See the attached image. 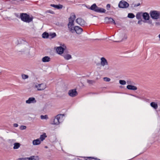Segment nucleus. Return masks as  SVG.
I'll list each match as a JSON object with an SVG mask.
<instances>
[{
  "label": "nucleus",
  "instance_id": "f257e3e1",
  "mask_svg": "<svg viewBox=\"0 0 160 160\" xmlns=\"http://www.w3.org/2000/svg\"><path fill=\"white\" fill-rule=\"evenodd\" d=\"M76 16L74 14H72L69 18V22L68 24V27L69 30L72 33L74 32V21Z\"/></svg>",
  "mask_w": 160,
  "mask_h": 160
},
{
  "label": "nucleus",
  "instance_id": "f03ea898",
  "mask_svg": "<svg viewBox=\"0 0 160 160\" xmlns=\"http://www.w3.org/2000/svg\"><path fill=\"white\" fill-rule=\"evenodd\" d=\"M21 20L26 22L29 23L32 21L33 17L25 13H21L20 15Z\"/></svg>",
  "mask_w": 160,
  "mask_h": 160
},
{
  "label": "nucleus",
  "instance_id": "7ed1b4c3",
  "mask_svg": "<svg viewBox=\"0 0 160 160\" xmlns=\"http://www.w3.org/2000/svg\"><path fill=\"white\" fill-rule=\"evenodd\" d=\"M149 14L151 18L154 20L160 21V11L157 10L150 11Z\"/></svg>",
  "mask_w": 160,
  "mask_h": 160
},
{
  "label": "nucleus",
  "instance_id": "20e7f679",
  "mask_svg": "<svg viewBox=\"0 0 160 160\" xmlns=\"http://www.w3.org/2000/svg\"><path fill=\"white\" fill-rule=\"evenodd\" d=\"M63 115L60 114L57 115L54 119L53 124L55 125H58L60 122H62L63 120Z\"/></svg>",
  "mask_w": 160,
  "mask_h": 160
},
{
  "label": "nucleus",
  "instance_id": "39448f33",
  "mask_svg": "<svg viewBox=\"0 0 160 160\" xmlns=\"http://www.w3.org/2000/svg\"><path fill=\"white\" fill-rule=\"evenodd\" d=\"M66 49V47L65 45H62L59 47H57L56 51L59 54H62L64 53V51Z\"/></svg>",
  "mask_w": 160,
  "mask_h": 160
},
{
  "label": "nucleus",
  "instance_id": "423d86ee",
  "mask_svg": "<svg viewBox=\"0 0 160 160\" xmlns=\"http://www.w3.org/2000/svg\"><path fill=\"white\" fill-rule=\"evenodd\" d=\"M118 6L120 8H126L129 6V4L126 2L121 1L120 2Z\"/></svg>",
  "mask_w": 160,
  "mask_h": 160
},
{
  "label": "nucleus",
  "instance_id": "0eeeda50",
  "mask_svg": "<svg viewBox=\"0 0 160 160\" xmlns=\"http://www.w3.org/2000/svg\"><path fill=\"white\" fill-rule=\"evenodd\" d=\"M35 87L38 91L44 90L46 88V85L45 83L39 84L35 85Z\"/></svg>",
  "mask_w": 160,
  "mask_h": 160
},
{
  "label": "nucleus",
  "instance_id": "6e6552de",
  "mask_svg": "<svg viewBox=\"0 0 160 160\" xmlns=\"http://www.w3.org/2000/svg\"><path fill=\"white\" fill-rule=\"evenodd\" d=\"M76 22L81 26H84L86 24L85 21L81 18H78L76 20Z\"/></svg>",
  "mask_w": 160,
  "mask_h": 160
},
{
  "label": "nucleus",
  "instance_id": "1a4fd4ad",
  "mask_svg": "<svg viewBox=\"0 0 160 160\" xmlns=\"http://www.w3.org/2000/svg\"><path fill=\"white\" fill-rule=\"evenodd\" d=\"M104 20L107 23H113L114 25L116 24L114 20L112 18L107 17L105 18Z\"/></svg>",
  "mask_w": 160,
  "mask_h": 160
},
{
  "label": "nucleus",
  "instance_id": "9d476101",
  "mask_svg": "<svg viewBox=\"0 0 160 160\" xmlns=\"http://www.w3.org/2000/svg\"><path fill=\"white\" fill-rule=\"evenodd\" d=\"M68 95L71 97H74L78 95V92L75 89H71L68 91Z\"/></svg>",
  "mask_w": 160,
  "mask_h": 160
},
{
  "label": "nucleus",
  "instance_id": "9b49d317",
  "mask_svg": "<svg viewBox=\"0 0 160 160\" xmlns=\"http://www.w3.org/2000/svg\"><path fill=\"white\" fill-rule=\"evenodd\" d=\"M74 29V32H75L77 34H81L83 31L82 29L78 26H75Z\"/></svg>",
  "mask_w": 160,
  "mask_h": 160
},
{
  "label": "nucleus",
  "instance_id": "f8f14e48",
  "mask_svg": "<svg viewBox=\"0 0 160 160\" xmlns=\"http://www.w3.org/2000/svg\"><path fill=\"white\" fill-rule=\"evenodd\" d=\"M101 65L104 67L105 65H108V62L107 60L104 57H102L100 59Z\"/></svg>",
  "mask_w": 160,
  "mask_h": 160
},
{
  "label": "nucleus",
  "instance_id": "ddd939ff",
  "mask_svg": "<svg viewBox=\"0 0 160 160\" xmlns=\"http://www.w3.org/2000/svg\"><path fill=\"white\" fill-rule=\"evenodd\" d=\"M37 102L35 98L34 97H31L26 101V103L27 104H30L31 103H35Z\"/></svg>",
  "mask_w": 160,
  "mask_h": 160
},
{
  "label": "nucleus",
  "instance_id": "4468645a",
  "mask_svg": "<svg viewBox=\"0 0 160 160\" xmlns=\"http://www.w3.org/2000/svg\"><path fill=\"white\" fill-rule=\"evenodd\" d=\"M62 56L66 60H68L72 58V56L66 52H64Z\"/></svg>",
  "mask_w": 160,
  "mask_h": 160
},
{
  "label": "nucleus",
  "instance_id": "2eb2a0df",
  "mask_svg": "<svg viewBox=\"0 0 160 160\" xmlns=\"http://www.w3.org/2000/svg\"><path fill=\"white\" fill-rule=\"evenodd\" d=\"M142 16L145 20H148L150 18L149 14L147 12H145L143 13Z\"/></svg>",
  "mask_w": 160,
  "mask_h": 160
},
{
  "label": "nucleus",
  "instance_id": "dca6fc26",
  "mask_svg": "<svg viewBox=\"0 0 160 160\" xmlns=\"http://www.w3.org/2000/svg\"><path fill=\"white\" fill-rule=\"evenodd\" d=\"M127 88L128 89L130 90H136L137 89V88L136 86L132 85H128L127 86Z\"/></svg>",
  "mask_w": 160,
  "mask_h": 160
},
{
  "label": "nucleus",
  "instance_id": "f3484780",
  "mask_svg": "<svg viewBox=\"0 0 160 160\" xmlns=\"http://www.w3.org/2000/svg\"><path fill=\"white\" fill-rule=\"evenodd\" d=\"M41 143V142L39 139H37L34 140L32 141V144L33 145H39Z\"/></svg>",
  "mask_w": 160,
  "mask_h": 160
},
{
  "label": "nucleus",
  "instance_id": "a211bd4d",
  "mask_svg": "<svg viewBox=\"0 0 160 160\" xmlns=\"http://www.w3.org/2000/svg\"><path fill=\"white\" fill-rule=\"evenodd\" d=\"M50 58L48 56H45L42 58V61L43 62H49L50 60Z\"/></svg>",
  "mask_w": 160,
  "mask_h": 160
},
{
  "label": "nucleus",
  "instance_id": "6ab92c4d",
  "mask_svg": "<svg viewBox=\"0 0 160 160\" xmlns=\"http://www.w3.org/2000/svg\"><path fill=\"white\" fill-rule=\"evenodd\" d=\"M98 8V7L96 5V4L94 3L90 8V9L93 10L96 12Z\"/></svg>",
  "mask_w": 160,
  "mask_h": 160
},
{
  "label": "nucleus",
  "instance_id": "aec40b11",
  "mask_svg": "<svg viewBox=\"0 0 160 160\" xmlns=\"http://www.w3.org/2000/svg\"><path fill=\"white\" fill-rule=\"evenodd\" d=\"M51 6L57 9H62V8L63 6L62 5L59 4V5H54L51 4Z\"/></svg>",
  "mask_w": 160,
  "mask_h": 160
},
{
  "label": "nucleus",
  "instance_id": "412c9836",
  "mask_svg": "<svg viewBox=\"0 0 160 160\" xmlns=\"http://www.w3.org/2000/svg\"><path fill=\"white\" fill-rule=\"evenodd\" d=\"M106 11V10L105 9L98 7L96 12L100 13H104Z\"/></svg>",
  "mask_w": 160,
  "mask_h": 160
},
{
  "label": "nucleus",
  "instance_id": "4be33fe9",
  "mask_svg": "<svg viewBox=\"0 0 160 160\" xmlns=\"http://www.w3.org/2000/svg\"><path fill=\"white\" fill-rule=\"evenodd\" d=\"M151 106L154 109H157L158 108V105L157 103L155 102H152L150 103Z\"/></svg>",
  "mask_w": 160,
  "mask_h": 160
},
{
  "label": "nucleus",
  "instance_id": "5701e85b",
  "mask_svg": "<svg viewBox=\"0 0 160 160\" xmlns=\"http://www.w3.org/2000/svg\"><path fill=\"white\" fill-rule=\"evenodd\" d=\"M47 136L46 133H44L43 134L41 135L40 136V138H38L40 140L41 142L45 138L47 137Z\"/></svg>",
  "mask_w": 160,
  "mask_h": 160
},
{
  "label": "nucleus",
  "instance_id": "b1692460",
  "mask_svg": "<svg viewBox=\"0 0 160 160\" xmlns=\"http://www.w3.org/2000/svg\"><path fill=\"white\" fill-rule=\"evenodd\" d=\"M28 160H38L39 159V158L38 156H32L29 158H27Z\"/></svg>",
  "mask_w": 160,
  "mask_h": 160
},
{
  "label": "nucleus",
  "instance_id": "393cba45",
  "mask_svg": "<svg viewBox=\"0 0 160 160\" xmlns=\"http://www.w3.org/2000/svg\"><path fill=\"white\" fill-rule=\"evenodd\" d=\"M20 146V144L19 143L15 142L14 144L13 148L14 149L18 148Z\"/></svg>",
  "mask_w": 160,
  "mask_h": 160
},
{
  "label": "nucleus",
  "instance_id": "a878e982",
  "mask_svg": "<svg viewBox=\"0 0 160 160\" xmlns=\"http://www.w3.org/2000/svg\"><path fill=\"white\" fill-rule=\"evenodd\" d=\"M42 36L43 38H47L48 37L49 34L48 33L44 32L42 34Z\"/></svg>",
  "mask_w": 160,
  "mask_h": 160
},
{
  "label": "nucleus",
  "instance_id": "bb28decb",
  "mask_svg": "<svg viewBox=\"0 0 160 160\" xmlns=\"http://www.w3.org/2000/svg\"><path fill=\"white\" fill-rule=\"evenodd\" d=\"M142 16V12H138L136 15V17L138 19H141V16Z\"/></svg>",
  "mask_w": 160,
  "mask_h": 160
},
{
  "label": "nucleus",
  "instance_id": "cd10ccee",
  "mask_svg": "<svg viewBox=\"0 0 160 160\" xmlns=\"http://www.w3.org/2000/svg\"><path fill=\"white\" fill-rule=\"evenodd\" d=\"M21 76L22 79L24 80L25 79H27L28 78V75L24 74H22L21 75Z\"/></svg>",
  "mask_w": 160,
  "mask_h": 160
},
{
  "label": "nucleus",
  "instance_id": "c85d7f7f",
  "mask_svg": "<svg viewBox=\"0 0 160 160\" xmlns=\"http://www.w3.org/2000/svg\"><path fill=\"white\" fill-rule=\"evenodd\" d=\"M128 17L129 18H132L135 17V15L132 13H129L128 14Z\"/></svg>",
  "mask_w": 160,
  "mask_h": 160
},
{
  "label": "nucleus",
  "instance_id": "c756f323",
  "mask_svg": "<svg viewBox=\"0 0 160 160\" xmlns=\"http://www.w3.org/2000/svg\"><path fill=\"white\" fill-rule=\"evenodd\" d=\"M41 118L42 119H47L48 118V116L47 115H45L44 116L42 115L41 116Z\"/></svg>",
  "mask_w": 160,
  "mask_h": 160
},
{
  "label": "nucleus",
  "instance_id": "7c9ffc66",
  "mask_svg": "<svg viewBox=\"0 0 160 160\" xmlns=\"http://www.w3.org/2000/svg\"><path fill=\"white\" fill-rule=\"evenodd\" d=\"M119 82L120 84L122 85H125L126 84V82L124 80H120Z\"/></svg>",
  "mask_w": 160,
  "mask_h": 160
},
{
  "label": "nucleus",
  "instance_id": "2f4dec72",
  "mask_svg": "<svg viewBox=\"0 0 160 160\" xmlns=\"http://www.w3.org/2000/svg\"><path fill=\"white\" fill-rule=\"evenodd\" d=\"M87 82L89 84H92L95 82V81L93 80H88Z\"/></svg>",
  "mask_w": 160,
  "mask_h": 160
},
{
  "label": "nucleus",
  "instance_id": "473e14b6",
  "mask_svg": "<svg viewBox=\"0 0 160 160\" xmlns=\"http://www.w3.org/2000/svg\"><path fill=\"white\" fill-rule=\"evenodd\" d=\"M26 127L25 126H21L20 127V129L21 130H25L26 128Z\"/></svg>",
  "mask_w": 160,
  "mask_h": 160
},
{
  "label": "nucleus",
  "instance_id": "72a5a7b5",
  "mask_svg": "<svg viewBox=\"0 0 160 160\" xmlns=\"http://www.w3.org/2000/svg\"><path fill=\"white\" fill-rule=\"evenodd\" d=\"M104 81L107 82H109L110 81V79L107 77H105L103 78Z\"/></svg>",
  "mask_w": 160,
  "mask_h": 160
},
{
  "label": "nucleus",
  "instance_id": "f704fd0d",
  "mask_svg": "<svg viewBox=\"0 0 160 160\" xmlns=\"http://www.w3.org/2000/svg\"><path fill=\"white\" fill-rule=\"evenodd\" d=\"M155 24L156 26H160V22H156L155 23Z\"/></svg>",
  "mask_w": 160,
  "mask_h": 160
},
{
  "label": "nucleus",
  "instance_id": "c9c22d12",
  "mask_svg": "<svg viewBox=\"0 0 160 160\" xmlns=\"http://www.w3.org/2000/svg\"><path fill=\"white\" fill-rule=\"evenodd\" d=\"M52 38H53L56 36V34L55 33H53L50 35Z\"/></svg>",
  "mask_w": 160,
  "mask_h": 160
},
{
  "label": "nucleus",
  "instance_id": "e433bc0d",
  "mask_svg": "<svg viewBox=\"0 0 160 160\" xmlns=\"http://www.w3.org/2000/svg\"><path fill=\"white\" fill-rule=\"evenodd\" d=\"M140 5V3H138L137 4H132V6L133 7H138V6H139Z\"/></svg>",
  "mask_w": 160,
  "mask_h": 160
},
{
  "label": "nucleus",
  "instance_id": "4c0bfd02",
  "mask_svg": "<svg viewBox=\"0 0 160 160\" xmlns=\"http://www.w3.org/2000/svg\"><path fill=\"white\" fill-rule=\"evenodd\" d=\"M106 8L107 10H109L110 8V5L109 4H108L106 6Z\"/></svg>",
  "mask_w": 160,
  "mask_h": 160
},
{
  "label": "nucleus",
  "instance_id": "58836bf2",
  "mask_svg": "<svg viewBox=\"0 0 160 160\" xmlns=\"http://www.w3.org/2000/svg\"><path fill=\"white\" fill-rule=\"evenodd\" d=\"M147 22L149 24H152V21L151 20H149Z\"/></svg>",
  "mask_w": 160,
  "mask_h": 160
},
{
  "label": "nucleus",
  "instance_id": "ea45409f",
  "mask_svg": "<svg viewBox=\"0 0 160 160\" xmlns=\"http://www.w3.org/2000/svg\"><path fill=\"white\" fill-rule=\"evenodd\" d=\"M13 126L15 127H17L18 126V125L17 123H14L13 124Z\"/></svg>",
  "mask_w": 160,
  "mask_h": 160
},
{
  "label": "nucleus",
  "instance_id": "a19ab883",
  "mask_svg": "<svg viewBox=\"0 0 160 160\" xmlns=\"http://www.w3.org/2000/svg\"><path fill=\"white\" fill-rule=\"evenodd\" d=\"M138 23L140 25H141L142 24V21L141 20L139 21L138 22Z\"/></svg>",
  "mask_w": 160,
  "mask_h": 160
},
{
  "label": "nucleus",
  "instance_id": "79ce46f5",
  "mask_svg": "<svg viewBox=\"0 0 160 160\" xmlns=\"http://www.w3.org/2000/svg\"><path fill=\"white\" fill-rule=\"evenodd\" d=\"M85 6H86V7L87 8H88V9H90V7H89V6H87L85 5Z\"/></svg>",
  "mask_w": 160,
  "mask_h": 160
},
{
  "label": "nucleus",
  "instance_id": "37998d69",
  "mask_svg": "<svg viewBox=\"0 0 160 160\" xmlns=\"http://www.w3.org/2000/svg\"><path fill=\"white\" fill-rule=\"evenodd\" d=\"M23 159L24 160H28V158H24V159Z\"/></svg>",
  "mask_w": 160,
  "mask_h": 160
},
{
  "label": "nucleus",
  "instance_id": "c03bdc74",
  "mask_svg": "<svg viewBox=\"0 0 160 160\" xmlns=\"http://www.w3.org/2000/svg\"><path fill=\"white\" fill-rule=\"evenodd\" d=\"M86 160H92L90 158H88L87 159H86Z\"/></svg>",
  "mask_w": 160,
  "mask_h": 160
},
{
  "label": "nucleus",
  "instance_id": "a18cd8bd",
  "mask_svg": "<svg viewBox=\"0 0 160 160\" xmlns=\"http://www.w3.org/2000/svg\"><path fill=\"white\" fill-rule=\"evenodd\" d=\"M127 82L128 84H130L131 83V81H128Z\"/></svg>",
  "mask_w": 160,
  "mask_h": 160
},
{
  "label": "nucleus",
  "instance_id": "49530a36",
  "mask_svg": "<svg viewBox=\"0 0 160 160\" xmlns=\"http://www.w3.org/2000/svg\"><path fill=\"white\" fill-rule=\"evenodd\" d=\"M24 158H19V159L20 160H24L23 159H24Z\"/></svg>",
  "mask_w": 160,
  "mask_h": 160
},
{
  "label": "nucleus",
  "instance_id": "de8ad7c7",
  "mask_svg": "<svg viewBox=\"0 0 160 160\" xmlns=\"http://www.w3.org/2000/svg\"><path fill=\"white\" fill-rule=\"evenodd\" d=\"M158 38H159V40H160V34H159V35L158 36Z\"/></svg>",
  "mask_w": 160,
  "mask_h": 160
},
{
  "label": "nucleus",
  "instance_id": "09e8293b",
  "mask_svg": "<svg viewBox=\"0 0 160 160\" xmlns=\"http://www.w3.org/2000/svg\"><path fill=\"white\" fill-rule=\"evenodd\" d=\"M58 25L59 26H62V25H61V24H59V23H58Z\"/></svg>",
  "mask_w": 160,
  "mask_h": 160
},
{
  "label": "nucleus",
  "instance_id": "8fccbe9b",
  "mask_svg": "<svg viewBox=\"0 0 160 160\" xmlns=\"http://www.w3.org/2000/svg\"><path fill=\"white\" fill-rule=\"evenodd\" d=\"M45 148H48V147H47V146H45Z\"/></svg>",
  "mask_w": 160,
  "mask_h": 160
}]
</instances>
